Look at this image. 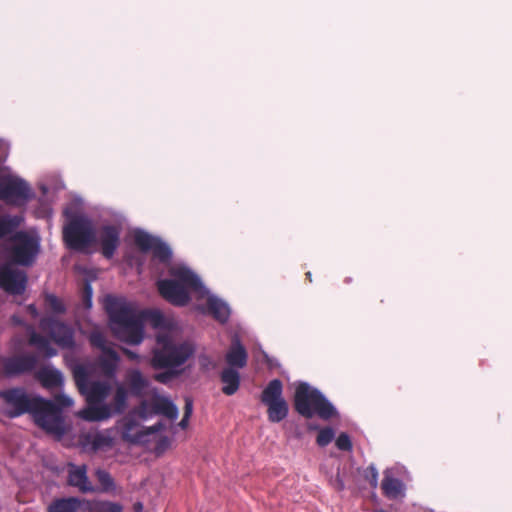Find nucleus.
Returning <instances> with one entry per match:
<instances>
[{
	"label": "nucleus",
	"instance_id": "nucleus-1",
	"mask_svg": "<svg viewBox=\"0 0 512 512\" xmlns=\"http://www.w3.org/2000/svg\"><path fill=\"white\" fill-rule=\"evenodd\" d=\"M173 279H164L158 281V290L161 296L176 306H184L189 300V291L196 293L198 299L206 298L207 312H209L217 321L225 323L230 316L229 305L211 294L204 286L201 279L191 271L187 266L179 264L170 269Z\"/></svg>",
	"mask_w": 512,
	"mask_h": 512
},
{
	"label": "nucleus",
	"instance_id": "nucleus-2",
	"mask_svg": "<svg viewBox=\"0 0 512 512\" xmlns=\"http://www.w3.org/2000/svg\"><path fill=\"white\" fill-rule=\"evenodd\" d=\"M104 306L116 338L131 345H138L143 341L145 322L155 328L163 327L165 323L160 311H139L133 302L122 297L108 295L105 297Z\"/></svg>",
	"mask_w": 512,
	"mask_h": 512
},
{
	"label": "nucleus",
	"instance_id": "nucleus-3",
	"mask_svg": "<svg viewBox=\"0 0 512 512\" xmlns=\"http://www.w3.org/2000/svg\"><path fill=\"white\" fill-rule=\"evenodd\" d=\"M5 401L4 412L11 418L30 413L35 423L47 433L62 437L65 434V423L61 410L50 400L39 396H30L21 388H13L0 392Z\"/></svg>",
	"mask_w": 512,
	"mask_h": 512
},
{
	"label": "nucleus",
	"instance_id": "nucleus-4",
	"mask_svg": "<svg viewBox=\"0 0 512 512\" xmlns=\"http://www.w3.org/2000/svg\"><path fill=\"white\" fill-rule=\"evenodd\" d=\"M195 352V346L187 340H178L171 332H160L156 336V344L152 349L150 365L157 370L159 367L180 368Z\"/></svg>",
	"mask_w": 512,
	"mask_h": 512
},
{
	"label": "nucleus",
	"instance_id": "nucleus-5",
	"mask_svg": "<svg viewBox=\"0 0 512 512\" xmlns=\"http://www.w3.org/2000/svg\"><path fill=\"white\" fill-rule=\"evenodd\" d=\"M81 202L82 200L77 198L64 210V214L69 219V222L63 229V238L67 246L79 251L88 248L95 239L91 220L84 215L78 214L76 211Z\"/></svg>",
	"mask_w": 512,
	"mask_h": 512
},
{
	"label": "nucleus",
	"instance_id": "nucleus-6",
	"mask_svg": "<svg viewBox=\"0 0 512 512\" xmlns=\"http://www.w3.org/2000/svg\"><path fill=\"white\" fill-rule=\"evenodd\" d=\"M295 409L305 417L317 414L322 419H330L337 414L335 407L317 389L307 383H300L295 392Z\"/></svg>",
	"mask_w": 512,
	"mask_h": 512
},
{
	"label": "nucleus",
	"instance_id": "nucleus-7",
	"mask_svg": "<svg viewBox=\"0 0 512 512\" xmlns=\"http://www.w3.org/2000/svg\"><path fill=\"white\" fill-rule=\"evenodd\" d=\"M93 371L91 364H77L73 368V375L76 385L82 395L85 396L88 403L87 407L100 406L108 397L111 386L106 381H90V375Z\"/></svg>",
	"mask_w": 512,
	"mask_h": 512
},
{
	"label": "nucleus",
	"instance_id": "nucleus-8",
	"mask_svg": "<svg viewBox=\"0 0 512 512\" xmlns=\"http://www.w3.org/2000/svg\"><path fill=\"white\" fill-rule=\"evenodd\" d=\"M10 257L13 262L30 266L40 251V237L36 232L18 231L11 237Z\"/></svg>",
	"mask_w": 512,
	"mask_h": 512
},
{
	"label": "nucleus",
	"instance_id": "nucleus-9",
	"mask_svg": "<svg viewBox=\"0 0 512 512\" xmlns=\"http://www.w3.org/2000/svg\"><path fill=\"white\" fill-rule=\"evenodd\" d=\"M128 392L126 388L119 384L116 388L112 404H102L100 406L86 407L80 410L77 415L87 421H102L110 418L114 414L122 413L127 406Z\"/></svg>",
	"mask_w": 512,
	"mask_h": 512
},
{
	"label": "nucleus",
	"instance_id": "nucleus-10",
	"mask_svg": "<svg viewBox=\"0 0 512 512\" xmlns=\"http://www.w3.org/2000/svg\"><path fill=\"white\" fill-rule=\"evenodd\" d=\"M33 196L34 193L29 184L19 177L8 178L0 185V199L6 203L24 205Z\"/></svg>",
	"mask_w": 512,
	"mask_h": 512
},
{
	"label": "nucleus",
	"instance_id": "nucleus-11",
	"mask_svg": "<svg viewBox=\"0 0 512 512\" xmlns=\"http://www.w3.org/2000/svg\"><path fill=\"white\" fill-rule=\"evenodd\" d=\"M134 241L142 251H152L153 257L160 262L168 263L171 260L172 250L160 238L154 237L143 230H136Z\"/></svg>",
	"mask_w": 512,
	"mask_h": 512
},
{
	"label": "nucleus",
	"instance_id": "nucleus-12",
	"mask_svg": "<svg viewBox=\"0 0 512 512\" xmlns=\"http://www.w3.org/2000/svg\"><path fill=\"white\" fill-rule=\"evenodd\" d=\"M136 413L142 419H146L150 414H158L176 420L179 415L177 406L168 397L160 395H155L151 401L144 400Z\"/></svg>",
	"mask_w": 512,
	"mask_h": 512
},
{
	"label": "nucleus",
	"instance_id": "nucleus-13",
	"mask_svg": "<svg viewBox=\"0 0 512 512\" xmlns=\"http://www.w3.org/2000/svg\"><path fill=\"white\" fill-rule=\"evenodd\" d=\"M161 429V423L149 428H143L133 419L132 415L125 417L121 421L122 437L130 443H144L150 434H154Z\"/></svg>",
	"mask_w": 512,
	"mask_h": 512
},
{
	"label": "nucleus",
	"instance_id": "nucleus-14",
	"mask_svg": "<svg viewBox=\"0 0 512 512\" xmlns=\"http://www.w3.org/2000/svg\"><path fill=\"white\" fill-rule=\"evenodd\" d=\"M41 328L48 332L53 341L62 348H71L74 345L73 329L53 318L41 321Z\"/></svg>",
	"mask_w": 512,
	"mask_h": 512
},
{
	"label": "nucleus",
	"instance_id": "nucleus-15",
	"mask_svg": "<svg viewBox=\"0 0 512 512\" xmlns=\"http://www.w3.org/2000/svg\"><path fill=\"white\" fill-rule=\"evenodd\" d=\"M26 282L25 272L13 269L10 265L0 267V287L5 291L20 295L25 291Z\"/></svg>",
	"mask_w": 512,
	"mask_h": 512
},
{
	"label": "nucleus",
	"instance_id": "nucleus-16",
	"mask_svg": "<svg viewBox=\"0 0 512 512\" xmlns=\"http://www.w3.org/2000/svg\"><path fill=\"white\" fill-rule=\"evenodd\" d=\"M83 450L87 452L107 451L114 445V438L109 430L85 433L80 439Z\"/></svg>",
	"mask_w": 512,
	"mask_h": 512
},
{
	"label": "nucleus",
	"instance_id": "nucleus-17",
	"mask_svg": "<svg viewBox=\"0 0 512 512\" xmlns=\"http://www.w3.org/2000/svg\"><path fill=\"white\" fill-rule=\"evenodd\" d=\"M120 224H103L98 233V242L106 258H111L120 244Z\"/></svg>",
	"mask_w": 512,
	"mask_h": 512
},
{
	"label": "nucleus",
	"instance_id": "nucleus-18",
	"mask_svg": "<svg viewBox=\"0 0 512 512\" xmlns=\"http://www.w3.org/2000/svg\"><path fill=\"white\" fill-rule=\"evenodd\" d=\"M37 359L33 355H20L4 361V371L7 375H17L31 371L36 366Z\"/></svg>",
	"mask_w": 512,
	"mask_h": 512
},
{
	"label": "nucleus",
	"instance_id": "nucleus-19",
	"mask_svg": "<svg viewBox=\"0 0 512 512\" xmlns=\"http://www.w3.org/2000/svg\"><path fill=\"white\" fill-rule=\"evenodd\" d=\"M248 354L238 337H234L231 346L225 354V361L232 369H242L246 366Z\"/></svg>",
	"mask_w": 512,
	"mask_h": 512
},
{
	"label": "nucleus",
	"instance_id": "nucleus-20",
	"mask_svg": "<svg viewBox=\"0 0 512 512\" xmlns=\"http://www.w3.org/2000/svg\"><path fill=\"white\" fill-rule=\"evenodd\" d=\"M126 383L132 395L143 397L150 382L139 369H129L125 376Z\"/></svg>",
	"mask_w": 512,
	"mask_h": 512
},
{
	"label": "nucleus",
	"instance_id": "nucleus-21",
	"mask_svg": "<svg viewBox=\"0 0 512 512\" xmlns=\"http://www.w3.org/2000/svg\"><path fill=\"white\" fill-rule=\"evenodd\" d=\"M68 482L71 486L77 487L82 492H93L95 490L88 480L86 465H71Z\"/></svg>",
	"mask_w": 512,
	"mask_h": 512
},
{
	"label": "nucleus",
	"instance_id": "nucleus-22",
	"mask_svg": "<svg viewBox=\"0 0 512 512\" xmlns=\"http://www.w3.org/2000/svg\"><path fill=\"white\" fill-rule=\"evenodd\" d=\"M382 491L389 499H397L405 494L404 483L392 476L391 470L384 471V478L381 484Z\"/></svg>",
	"mask_w": 512,
	"mask_h": 512
},
{
	"label": "nucleus",
	"instance_id": "nucleus-23",
	"mask_svg": "<svg viewBox=\"0 0 512 512\" xmlns=\"http://www.w3.org/2000/svg\"><path fill=\"white\" fill-rule=\"evenodd\" d=\"M221 382L223 383L222 392L225 395L231 396L235 394L240 386V373L232 367H226L220 374Z\"/></svg>",
	"mask_w": 512,
	"mask_h": 512
},
{
	"label": "nucleus",
	"instance_id": "nucleus-24",
	"mask_svg": "<svg viewBox=\"0 0 512 512\" xmlns=\"http://www.w3.org/2000/svg\"><path fill=\"white\" fill-rule=\"evenodd\" d=\"M38 379L44 387L57 388L63 384L62 373L54 368L45 367L38 372Z\"/></svg>",
	"mask_w": 512,
	"mask_h": 512
},
{
	"label": "nucleus",
	"instance_id": "nucleus-25",
	"mask_svg": "<svg viewBox=\"0 0 512 512\" xmlns=\"http://www.w3.org/2000/svg\"><path fill=\"white\" fill-rule=\"evenodd\" d=\"M283 386L282 382L278 379H274L268 383L261 395V401L263 404H270L284 400L282 397Z\"/></svg>",
	"mask_w": 512,
	"mask_h": 512
},
{
	"label": "nucleus",
	"instance_id": "nucleus-26",
	"mask_svg": "<svg viewBox=\"0 0 512 512\" xmlns=\"http://www.w3.org/2000/svg\"><path fill=\"white\" fill-rule=\"evenodd\" d=\"M99 363L103 373L108 377H113L119 363L118 354L113 349L103 351Z\"/></svg>",
	"mask_w": 512,
	"mask_h": 512
},
{
	"label": "nucleus",
	"instance_id": "nucleus-27",
	"mask_svg": "<svg viewBox=\"0 0 512 512\" xmlns=\"http://www.w3.org/2000/svg\"><path fill=\"white\" fill-rule=\"evenodd\" d=\"M268 407V419L271 422L278 423L288 415V404L285 400L265 404Z\"/></svg>",
	"mask_w": 512,
	"mask_h": 512
},
{
	"label": "nucleus",
	"instance_id": "nucleus-28",
	"mask_svg": "<svg viewBox=\"0 0 512 512\" xmlns=\"http://www.w3.org/2000/svg\"><path fill=\"white\" fill-rule=\"evenodd\" d=\"M79 505V500L74 497L56 499L48 506V512H76Z\"/></svg>",
	"mask_w": 512,
	"mask_h": 512
},
{
	"label": "nucleus",
	"instance_id": "nucleus-29",
	"mask_svg": "<svg viewBox=\"0 0 512 512\" xmlns=\"http://www.w3.org/2000/svg\"><path fill=\"white\" fill-rule=\"evenodd\" d=\"M23 218L17 215H4L0 217V238L10 234L20 226Z\"/></svg>",
	"mask_w": 512,
	"mask_h": 512
},
{
	"label": "nucleus",
	"instance_id": "nucleus-30",
	"mask_svg": "<svg viewBox=\"0 0 512 512\" xmlns=\"http://www.w3.org/2000/svg\"><path fill=\"white\" fill-rule=\"evenodd\" d=\"M30 343L48 357L56 355V350L51 347L49 341L35 332L30 336Z\"/></svg>",
	"mask_w": 512,
	"mask_h": 512
},
{
	"label": "nucleus",
	"instance_id": "nucleus-31",
	"mask_svg": "<svg viewBox=\"0 0 512 512\" xmlns=\"http://www.w3.org/2000/svg\"><path fill=\"white\" fill-rule=\"evenodd\" d=\"M163 369L164 371L154 374L153 378L155 381L167 384L176 377H178L181 373V370L178 368L171 367H159L157 370Z\"/></svg>",
	"mask_w": 512,
	"mask_h": 512
},
{
	"label": "nucleus",
	"instance_id": "nucleus-32",
	"mask_svg": "<svg viewBox=\"0 0 512 512\" xmlns=\"http://www.w3.org/2000/svg\"><path fill=\"white\" fill-rule=\"evenodd\" d=\"M91 512H122V506L110 501H95L90 504Z\"/></svg>",
	"mask_w": 512,
	"mask_h": 512
},
{
	"label": "nucleus",
	"instance_id": "nucleus-33",
	"mask_svg": "<svg viewBox=\"0 0 512 512\" xmlns=\"http://www.w3.org/2000/svg\"><path fill=\"white\" fill-rule=\"evenodd\" d=\"M95 475L103 491L108 492L114 488V480L107 471L97 469Z\"/></svg>",
	"mask_w": 512,
	"mask_h": 512
},
{
	"label": "nucleus",
	"instance_id": "nucleus-34",
	"mask_svg": "<svg viewBox=\"0 0 512 512\" xmlns=\"http://www.w3.org/2000/svg\"><path fill=\"white\" fill-rule=\"evenodd\" d=\"M334 436V430L332 428L327 427L319 431L316 442L319 446L324 447L334 439Z\"/></svg>",
	"mask_w": 512,
	"mask_h": 512
},
{
	"label": "nucleus",
	"instance_id": "nucleus-35",
	"mask_svg": "<svg viewBox=\"0 0 512 512\" xmlns=\"http://www.w3.org/2000/svg\"><path fill=\"white\" fill-rule=\"evenodd\" d=\"M89 340H90V343L92 344V346L97 347V348L101 349L102 351H106V350L110 349L106 346V339H105L104 335L99 331L92 332L90 334Z\"/></svg>",
	"mask_w": 512,
	"mask_h": 512
},
{
	"label": "nucleus",
	"instance_id": "nucleus-36",
	"mask_svg": "<svg viewBox=\"0 0 512 512\" xmlns=\"http://www.w3.org/2000/svg\"><path fill=\"white\" fill-rule=\"evenodd\" d=\"M46 302L49 309L55 313H63L65 310L62 301L54 295H48L46 297Z\"/></svg>",
	"mask_w": 512,
	"mask_h": 512
},
{
	"label": "nucleus",
	"instance_id": "nucleus-37",
	"mask_svg": "<svg viewBox=\"0 0 512 512\" xmlns=\"http://www.w3.org/2000/svg\"><path fill=\"white\" fill-rule=\"evenodd\" d=\"M199 366L204 371H209L216 367L215 361L206 354H201L198 357Z\"/></svg>",
	"mask_w": 512,
	"mask_h": 512
},
{
	"label": "nucleus",
	"instance_id": "nucleus-38",
	"mask_svg": "<svg viewBox=\"0 0 512 512\" xmlns=\"http://www.w3.org/2000/svg\"><path fill=\"white\" fill-rule=\"evenodd\" d=\"M336 446L343 451H349L352 448L350 437L346 433H341L336 439Z\"/></svg>",
	"mask_w": 512,
	"mask_h": 512
},
{
	"label": "nucleus",
	"instance_id": "nucleus-39",
	"mask_svg": "<svg viewBox=\"0 0 512 512\" xmlns=\"http://www.w3.org/2000/svg\"><path fill=\"white\" fill-rule=\"evenodd\" d=\"M366 479L369 481L372 488H377L378 486V471L377 468L372 464L368 466L365 474Z\"/></svg>",
	"mask_w": 512,
	"mask_h": 512
},
{
	"label": "nucleus",
	"instance_id": "nucleus-40",
	"mask_svg": "<svg viewBox=\"0 0 512 512\" xmlns=\"http://www.w3.org/2000/svg\"><path fill=\"white\" fill-rule=\"evenodd\" d=\"M92 295L93 290L91 284L89 282H86L84 285V303L87 308H90L92 306Z\"/></svg>",
	"mask_w": 512,
	"mask_h": 512
},
{
	"label": "nucleus",
	"instance_id": "nucleus-41",
	"mask_svg": "<svg viewBox=\"0 0 512 512\" xmlns=\"http://www.w3.org/2000/svg\"><path fill=\"white\" fill-rule=\"evenodd\" d=\"M55 401L58 405L62 407H70L73 405V400L70 396L65 394H60L55 398Z\"/></svg>",
	"mask_w": 512,
	"mask_h": 512
},
{
	"label": "nucleus",
	"instance_id": "nucleus-42",
	"mask_svg": "<svg viewBox=\"0 0 512 512\" xmlns=\"http://www.w3.org/2000/svg\"><path fill=\"white\" fill-rule=\"evenodd\" d=\"M193 412V401L190 398L185 399L184 416L191 417Z\"/></svg>",
	"mask_w": 512,
	"mask_h": 512
},
{
	"label": "nucleus",
	"instance_id": "nucleus-43",
	"mask_svg": "<svg viewBox=\"0 0 512 512\" xmlns=\"http://www.w3.org/2000/svg\"><path fill=\"white\" fill-rule=\"evenodd\" d=\"M124 353L132 360H140V356L129 349H125Z\"/></svg>",
	"mask_w": 512,
	"mask_h": 512
},
{
	"label": "nucleus",
	"instance_id": "nucleus-44",
	"mask_svg": "<svg viewBox=\"0 0 512 512\" xmlns=\"http://www.w3.org/2000/svg\"><path fill=\"white\" fill-rule=\"evenodd\" d=\"M189 419H190V417H189V416H184V415H183L182 420L179 422V426H180L182 429H186V428H187V426H188Z\"/></svg>",
	"mask_w": 512,
	"mask_h": 512
},
{
	"label": "nucleus",
	"instance_id": "nucleus-45",
	"mask_svg": "<svg viewBox=\"0 0 512 512\" xmlns=\"http://www.w3.org/2000/svg\"><path fill=\"white\" fill-rule=\"evenodd\" d=\"M134 510L136 512H141L143 510V504L141 502H136L134 504Z\"/></svg>",
	"mask_w": 512,
	"mask_h": 512
},
{
	"label": "nucleus",
	"instance_id": "nucleus-46",
	"mask_svg": "<svg viewBox=\"0 0 512 512\" xmlns=\"http://www.w3.org/2000/svg\"><path fill=\"white\" fill-rule=\"evenodd\" d=\"M306 276L309 278V280L311 281V273L310 272H307L306 273Z\"/></svg>",
	"mask_w": 512,
	"mask_h": 512
},
{
	"label": "nucleus",
	"instance_id": "nucleus-47",
	"mask_svg": "<svg viewBox=\"0 0 512 512\" xmlns=\"http://www.w3.org/2000/svg\"><path fill=\"white\" fill-rule=\"evenodd\" d=\"M343 483L341 481H339V489H343Z\"/></svg>",
	"mask_w": 512,
	"mask_h": 512
}]
</instances>
